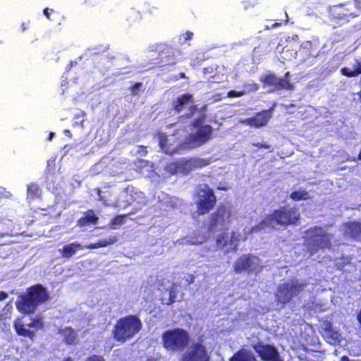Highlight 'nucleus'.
<instances>
[{
	"mask_svg": "<svg viewBox=\"0 0 361 361\" xmlns=\"http://www.w3.org/2000/svg\"><path fill=\"white\" fill-rule=\"evenodd\" d=\"M300 220V212L298 208L295 206L284 205L266 214L260 221L259 227L275 229V226H279L287 228L289 226H297Z\"/></svg>",
	"mask_w": 361,
	"mask_h": 361,
	"instance_id": "nucleus-1",
	"label": "nucleus"
},
{
	"mask_svg": "<svg viewBox=\"0 0 361 361\" xmlns=\"http://www.w3.org/2000/svg\"><path fill=\"white\" fill-rule=\"evenodd\" d=\"M49 299L47 289L37 283L28 287L25 293L20 295L16 302L18 311L23 314H34L39 305Z\"/></svg>",
	"mask_w": 361,
	"mask_h": 361,
	"instance_id": "nucleus-2",
	"label": "nucleus"
},
{
	"mask_svg": "<svg viewBox=\"0 0 361 361\" xmlns=\"http://www.w3.org/2000/svg\"><path fill=\"white\" fill-rule=\"evenodd\" d=\"M333 237V234L322 226H314L307 228L303 235V244L306 252L312 256L319 250L331 249Z\"/></svg>",
	"mask_w": 361,
	"mask_h": 361,
	"instance_id": "nucleus-3",
	"label": "nucleus"
},
{
	"mask_svg": "<svg viewBox=\"0 0 361 361\" xmlns=\"http://www.w3.org/2000/svg\"><path fill=\"white\" fill-rule=\"evenodd\" d=\"M142 328V323L139 316L128 314L116 321L112 329L111 335L116 341L124 343L135 337Z\"/></svg>",
	"mask_w": 361,
	"mask_h": 361,
	"instance_id": "nucleus-4",
	"label": "nucleus"
},
{
	"mask_svg": "<svg viewBox=\"0 0 361 361\" xmlns=\"http://www.w3.org/2000/svg\"><path fill=\"white\" fill-rule=\"evenodd\" d=\"M306 281L292 278L288 281L279 284L275 292V300L278 304L285 305L299 296L307 287Z\"/></svg>",
	"mask_w": 361,
	"mask_h": 361,
	"instance_id": "nucleus-5",
	"label": "nucleus"
},
{
	"mask_svg": "<svg viewBox=\"0 0 361 361\" xmlns=\"http://www.w3.org/2000/svg\"><path fill=\"white\" fill-rule=\"evenodd\" d=\"M163 347L171 352L184 350L189 345L190 337L189 333L182 328L169 329L161 335Z\"/></svg>",
	"mask_w": 361,
	"mask_h": 361,
	"instance_id": "nucleus-6",
	"label": "nucleus"
},
{
	"mask_svg": "<svg viewBox=\"0 0 361 361\" xmlns=\"http://www.w3.org/2000/svg\"><path fill=\"white\" fill-rule=\"evenodd\" d=\"M196 213L198 216L209 214L216 205L217 197L214 190L208 185L196 190L195 193Z\"/></svg>",
	"mask_w": 361,
	"mask_h": 361,
	"instance_id": "nucleus-7",
	"label": "nucleus"
},
{
	"mask_svg": "<svg viewBox=\"0 0 361 361\" xmlns=\"http://www.w3.org/2000/svg\"><path fill=\"white\" fill-rule=\"evenodd\" d=\"M231 207L224 203H220L208 216L207 231L215 232L228 225L231 221Z\"/></svg>",
	"mask_w": 361,
	"mask_h": 361,
	"instance_id": "nucleus-8",
	"label": "nucleus"
},
{
	"mask_svg": "<svg viewBox=\"0 0 361 361\" xmlns=\"http://www.w3.org/2000/svg\"><path fill=\"white\" fill-rule=\"evenodd\" d=\"M261 259L256 255L245 254L240 256L233 264V271L236 274L247 273L257 275L263 269Z\"/></svg>",
	"mask_w": 361,
	"mask_h": 361,
	"instance_id": "nucleus-9",
	"label": "nucleus"
},
{
	"mask_svg": "<svg viewBox=\"0 0 361 361\" xmlns=\"http://www.w3.org/2000/svg\"><path fill=\"white\" fill-rule=\"evenodd\" d=\"M260 82L264 86L272 87V91L293 90L294 84L290 79V72L285 73L283 77H277L273 73H268L260 78Z\"/></svg>",
	"mask_w": 361,
	"mask_h": 361,
	"instance_id": "nucleus-10",
	"label": "nucleus"
},
{
	"mask_svg": "<svg viewBox=\"0 0 361 361\" xmlns=\"http://www.w3.org/2000/svg\"><path fill=\"white\" fill-rule=\"evenodd\" d=\"M27 326L30 328L34 329V330L26 329L25 324L20 318L16 319L13 322L14 329L18 336L27 337L30 340H33L36 336L35 331L44 329V319L39 316L35 317L31 319Z\"/></svg>",
	"mask_w": 361,
	"mask_h": 361,
	"instance_id": "nucleus-11",
	"label": "nucleus"
},
{
	"mask_svg": "<svg viewBox=\"0 0 361 361\" xmlns=\"http://www.w3.org/2000/svg\"><path fill=\"white\" fill-rule=\"evenodd\" d=\"M209 359L206 347L197 342L192 343L190 348L182 355L180 361H209Z\"/></svg>",
	"mask_w": 361,
	"mask_h": 361,
	"instance_id": "nucleus-12",
	"label": "nucleus"
},
{
	"mask_svg": "<svg viewBox=\"0 0 361 361\" xmlns=\"http://www.w3.org/2000/svg\"><path fill=\"white\" fill-rule=\"evenodd\" d=\"M238 235L235 232L232 231L230 237L226 233H221L216 237V245L224 250L225 254L235 252L238 250Z\"/></svg>",
	"mask_w": 361,
	"mask_h": 361,
	"instance_id": "nucleus-13",
	"label": "nucleus"
},
{
	"mask_svg": "<svg viewBox=\"0 0 361 361\" xmlns=\"http://www.w3.org/2000/svg\"><path fill=\"white\" fill-rule=\"evenodd\" d=\"M252 348L263 361H276L279 357L276 348L273 345L259 341L254 344Z\"/></svg>",
	"mask_w": 361,
	"mask_h": 361,
	"instance_id": "nucleus-14",
	"label": "nucleus"
},
{
	"mask_svg": "<svg viewBox=\"0 0 361 361\" xmlns=\"http://www.w3.org/2000/svg\"><path fill=\"white\" fill-rule=\"evenodd\" d=\"M273 108L262 110L256 113L252 117L245 118L241 121L244 125L249 126L255 128H259L267 125L269 121L272 116Z\"/></svg>",
	"mask_w": 361,
	"mask_h": 361,
	"instance_id": "nucleus-15",
	"label": "nucleus"
},
{
	"mask_svg": "<svg viewBox=\"0 0 361 361\" xmlns=\"http://www.w3.org/2000/svg\"><path fill=\"white\" fill-rule=\"evenodd\" d=\"M331 15L333 19L343 20L345 22H348L350 18H353L357 16V14L350 12L349 9L345 8L343 4L334 6Z\"/></svg>",
	"mask_w": 361,
	"mask_h": 361,
	"instance_id": "nucleus-16",
	"label": "nucleus"
},
{
	"mask_svg": "<svg viewBox=\"0 0 361 361\" xmlns=\"http://www.w3.org/2000/svg\"><path fill=\"white\" fill-rule=\"evenodd\" d=\"M157 138L159 140V145L161 149L166 154H173L178 153V151L182 149L180 147V144L178 145H173L169 142L168 136L166 133L159 132L157 133Z\"/></svg>",
	"mask_w": 361,
	"mask_h": 361,
	"instance_id": "nucleus-17",
	"label": "nucleus"
},
{
	"mask_svg": "<svg viewBox=\"0 0 361 361\" xmlns=\"http://www.w3.org/2000/svg\"><path fill=\"white\" fill-rule=\"evenodd\" d=\"M346 234L356 241H361V221H353L345 225Z\"/></svg>",
	"mask_w": 361,
	"mask_h": 361,
	"instance_id": "nucleus-18",
	"label": "nucleus"
},
{
	"mask_svg": "<svg viewBox=\"0 0 361 361\" xmlns=\"http://www.w3.org/2000/svg\"><path fill=\"white\" fill-rule=\"evenodd\" d=\"M204 145L194 133L187 135L180 143V147L184 149H190L199 147Z\"/></svg>",
	"mask_w": 361,
	"mask_h": 361,
	"instance_id": "nucleus-19",
	"label": "nucleus"
},
{
	"mask_svg": "<svg viewBox=\"0 0 361 361\" xmlns=\"http://www.w3.org/2000/svg\"><path fill=\"white\" fill-rule=\"evenodd\" d=\"M84 246L80 243L73 242L65 245L61 250H59L62 257L69 259L73 257L78 251L83 250Z\"/></svg>",
	"mask_w": 361,
	"mask_h": 361,
	"instance_id": "nucleus-20",
	"label": "nucleus"
},
{
	"mask_svg": "<svg viewBox=\"0 0 361 361\" xmlns=\"http://www.w3.org/2000/svg\"><path fill=\"white\" fill-rule=\"evenodd\" d=\"M14 222L8 219H0V238L13 236L17 232L14 231Z\"/></svg>",
	"mask_w": 361,
	"mask_h": 361,
	"instance_id": "nucleus-21",
	"label": "nucleus"
},
{
	"mask_svg": "<svg viewBox=\"0 0 361 361\" xmlns=\"http://www.w3.org/2000/svg\"><path fill=\"white\" fill-rule=\"evenodd\" d=\"M99 218L95 214L93 209L87 210L84 214L78 219L77 225L80 227H84L90 224H96Z\"/></svg>",
	"mask_w": 361,
	"mask_h": 361,
	"instance_id": "nucleus-22",
	"label": "nucleus"
},
{
	"mask_svg": "<svg viewBox=\"0 0 361 361\" xmlns=\"http://www.w3.org/2000/svg\"><path fill=\"white\" fill-rule=\"evenodd\" d=\"M212 126L209 124H204L201 125L194 133L204 144L212 138Z\"/></svg>",
	"mask_w": 361,
	"mask_h": 361,
	"instance_id": "nucleus-23",
	"label": "nucleus"
},
{
	"mask_svg": "<svg viewBox=\"0 0 361 361\" xmlns=\"http://www.w3.org/2000/svg\"><path fill=\"white\" fill-rule=\"evenodd\" d=\"M159 56L162 63L159 66H173L176 63L174 51L171 47H166L159 53Z\"/></svg>",
	"mask_w": 361,
	"mask_h": 361,
	"instance_id": "nucleus-24",
	"label": "nucleus"
},
{
	"mask_svg": "<svg viewBox=\"0 0 361 361\" xmlns=\"http://www.w3.org/2000/svg\"><path fill=\"white\" fill-rule=\"evenodd\" d=\"M192 101V94L188 93L183 94L173 102V108L176 112H180L183 110L184 106Z\"/></svg>",
	"mask_w": 361,
	"mask_h": 361,
	"instance_id": "nucleus-25",
	"label": "nucleus"
},
{
	"mask_svg": "<svg viewBox=\"0 0 361 361\" xmlns=\"http://www.w3.org/2000/svg\"><path fill=\"white\" fill-rule=\"evenodd\" d=\"M210 159L200 157H191L185 161V164L191 169L203 168L210 164Z\"/></svg>",
	"mask_w": 361,
	"mask_h": 361,
	"instance_id": "nucleus-26",
	"label": "nucleus"
},
{
	"mask_svg": "<svg viewBox=\"0 0 361 361\" xmlns=\"http://www.w3.org/2000/svg\"><path fill=\"white\" fill-rule=\"evenodd\" d=\"M42 190L39 185L36 183H30L27 186V200H33L40 198Z\"/></svg>",
	"mask_w": 361,
	"mask_h": 361,
	"instance_id": "nucleus-27",
	"label": "nucleus"
},
{
	"mask_svg": "<svg viewBox=\"0 0 361 361\" xmlns=\"http://www.w3.org/2000/svg\"><path fill=\"white\" fill-rule=\"evenodd\" d=\"M117 241V238L115 235L111 236L108 238L99 240L97 242L90 243L84 246V249H97L99 247H104L114 244Z\"/></svg>",
	"mask_w": 361,
	"mask_h": 361,
	"instance_id": "nucleus-28",
	"label": "nucleus"
},
{
	"mask_svg": "<svg viewBox=\"0 0 361 361\" xmlns=\"http://www.w3.org/2000/svg\"><path fill=\"white\" fill-rule=\"evenodd\" d=\"M59 334L63 336V341L66 344L71 345L75 343L76 339V333L72 327H65L59 331Z\"/></svg>",
	"mask_w": 361,
	"mask_h": 361,
	"instance_id": "nucleus-29",
	"label": "nucleus"
},
{
	"mask_svg": "<svg viewBox=\"0 0 361 361\" xmlns=\"http://www.w3.org/2000/svg\"><path fill=\"white\" fill-rule=\"evenodd\" d=\"M229 361H255V357L246 350H239L231 358Z\"/></svg>",
	"mask_w": 361,
	"mask_h": 361,
	"instance_id": "nucleus-30",
	"label": "nucleus"
},
{
	"mask_svg": "<svg viewBox=\"0 0 361 361\" xmlns=\"http://www.w3.org/2000/svg\"><path fill=\"white\" fill-rule=\"evenodd\" d=\"M289 197L295 202L307 200L310 199V192L303 188H300L299 190L291 192Z\"/></svg>",
	"mask_w": 361,
	"mask_h": 361,
	"instance_id": "nucleus-31",
	"label": "nucleus"
},
{
	"mask_svg": "<svg viewBox=\"0 0 361 361\" xmlns=\"http://www.w3.org/2000/svg\"><path fill=\"white\" fill-rule=\"evenodd\" d=\"M166 290L169 292V298H165L162 297L161 298V302L163 305L169 306L171 305L176 302L177 298V291L173 288H167Z\"/></svg>",
	"mask_w": 361,
	"mask_h": 361,
	"instance_id": "nucleus-32",
	"label": "nucleus"
},
{
	"mask_svg": "<svg viewBox=\"0 0 361 361\" xmlns=\"http://www.w3.org/2000/svg\"><path fill=\"white\" fill-rule=\"evenodd\" d=\"M85 116H86V114L83 111L76 114L73 118L74 122L73 123V126L74 128L80 127L81 128H84V121H85L84 118Z\"/></svg>",
	"mask_w": 361,
	"mask_h": 361,
	"instance_id": "nucleus-33",
	"label": "nucleus"
},
{
	"mask_svg": "<svg viewBox=\"0 0 361 361\" xmlns=\"http://www.w3.org/2000/svg\"><path fill=\"white\" fill-rule=\"evenodd\" d=\"M135 171L142 173L143 170L149 166V161L147 160L138 159L134 161Z\"/></svg>",
	"mask_w": 361,
	"mask_h": 361,
	"instance_id": "nucleus-34",
	"label": "nucleus"
},
{
	"mask_svg": "<svg viewBox=\"0 0 361 361\" xmlns=\"http://www.w3.org/2000/svg\"><path fill=\"white\" fill-rule=\"evenodd\" d=\"M180 168V164L178 161L169 163L166 166V170L171 174L176 173Z\"/></svg>",
	"mask_w": 361,
	"mask_h": 361,
	"instance_id": "nucleus-35",
	"label": "nucleus"
},
{
	"mask_svg": "<svg viewBox=\"0 0 361 361\" xmlns=\"http://www.w3.org/2000/svg\"><path fill=\"white\" fill-rule=\"evenodd\" d=\"M245 94V91L244 90L236 91L231 90L228 92L227 95L229 97H240L241 96H243Z\"/></svg>",
	"mask_w": 361,
	"mask_h": 361,
	"instance_id": "nucleus-36",
	"label": "nucleus"
},
{
	"mask_svg": "<svg viewBox=\"0 0 361 361\" xmlns=\"http://www.w3.org/2000/svg\"><path fill=\"white\" fill-rule=\"evenodd\" d=\"M85 361H106L102 355L93 354L88 356Z\"/></svg>",
	"mask_w": 361,
	"mask_h": 361,
	"instance_id": "nucleus-37",
	"label": "nucleus"
},
{
	"mask_svg": "<svg viewBox=\"0 0 361 361\" xmlns=\"http://www.w3.org/2000/svg\"><path fill=\"white\" fill-rule=\"evenodd\" d=\"M142 86V83L140 82H135L131 87H130V91L133 95H137L138 94V90Z\"/></svg>",
	"mask_w": 361,
	"mask_h": 361,
	"instance_id": "nucleus-38",
	"label": "nucleus"
},
{
	"mask_svg": "<svg viewBox=\"0 0 361 361\" xmlns=\"http://www.w3.org/2000/svg\"><path fill=\"white\" fill-rule=\"evenodd\" d=\"M126 217V215H118L113 218L111 222L113 224H121L124 219Z\"/></svg>",
	"mask_w": 361,
	"mask_h": 361,
	"instance_id": "nucleus-39",
	"label": "nucleus"
},
{
	"mask_svg": "<svg viewBox=\"0 0 361 361\" xmlns=\"http://www.w3.org/2000/svg\"><path fill=\"white\" fill-rule=\"evenodd\" d=\"M43 13L46 16V17L49 19V20H51V15L52 13H55L56 11L52 9V8H45L44 10H43Z\"/></svg>",
	"mask_w": 361,
	"mask_h": 361,
	"instance_id": "nucleus-40",
	"label": "nucleus"
},
{
	"mask_svg": "<svg viewBox=\"0 0 361 361\" xmlns=\"http://www.w3.org/2000/svg\"><path fill=\"white\" fill-rule=\"evenodd\" d=\"M253 146H255L258 148H263V149H269L270 145L267 143L263 142H256L252 144Z\"/></svg>",
	"mask_w": 361,
	"mask_h": 361,
	"instance_id": "nucleus-41",
	"label": "nucleus"
},
{
	"mask_svg": "<svg viewBox=\"0 0 361 361\" xmlns=\"http://www.w3.org/2000/svg\"><path fill=\"white\" fill-rule=\"evenodd\" d=\"M192 36H193V33L190 31H186L185 33L183 34V37L184 39V41L191 39Z\"/></svg>",
	"mask_w": 361,
	"mask_h": 361,
	"instance_id": "nucleus-42",
	"label": "nucleus"
},
{
	"mask_svg": "<svg viewBox=\"0 0 361 361\" xmlns=\"http://www.w3.org/2000/svg\"><path fill=\"white\" fill-rule=\"evenodd\" d=\"M286 19L284 20V22H283V21L275 22L274 24L271 25V27H276L281 26L283 24V23H284V24H286L288 23V15L286 13Z\"/></svg>",
	"mask_w": 361,
	"mask_h": 361,
	"instance_id": "nucleus-43",
	"label": "nucleus"
},
{
	"mask_svg": "<svg viewBox=\"0 0 361 361\" xmlns=\"http://www.w3.org/2000/svg\"><path fill=\"white\" fill-rule=\"evenodd\" d=\"M194 281H195V276L192 274H189L188 277L186 279L187 283L189 285V284L194 283Z\"/></svg>",
	"mask_w": 361,
	"mask_h": 361,
	"instance_id": "nucleus-44",
	"label": "nucleus"
},
{
	"mask_svg": "<svg viewBox=\"0 0 361 361\" xmlns=\"http://www.w3.org/2000/svg\"><path fill=\"white\" fill-rule=\"evenodd\" d=\"M8 298V293L4 291H0V301L4 300Z\"/></svg>",
	"mask_w": 361,
	"mask_h": 361,
	"instance_id": "nucleus-45",
	"label": "nucleus"
},
{
	"mask_svg": "<svg viewBox=\"0 0 361 361\" xmlns=\"http://www.w3.org/2000/svg\"><path fill=\"white\" fill-rule=\"evenodd\" d=\"M139 148L141 149V150L139 152H141L142 155L147 154V151L146 149V147H145L143 145H139Z\"/></svg>",
	"mask_w": 361,
	"mask_h": 361,
	"instance_id": "nucleus-46",
	"label": "nucleus"
},
{
	"mask_svg": "<svg viewBox=\"0 0 361 361\" xmlns=\"http://www.w3.org/2000/svg\"><path fill=\"white\" fill-rule=\"evenodd\" d=\"M185 78H186L185 73L182 72V73H180L178 75H176L175 77V79L179 80V79Z\"/></svg>",
	"mask_w": 361,
	"mask_h": 361,
	"instance_id": "nucleus-47",
	"label": "nucleus"
},
{
	"mask_svg": "<svg viewBox=\"0 0 361 361\" xmlns=\"http://www.w3.org/2000/svg\"><path fill=\"white\" fill-rule=\"evenodd\" d=\"M357 8H361V0H354Z\"/></svg>",
	"mask_w": 361,
	"mask_h": 361,
	"instance_id": "nucleus-48",
	"label": "nucleus"
},
{
	"mask_svg": "<svg viewBox=\"0 0 361 361\" xmlns=\"http://www.w3.org/2000/svg\"><path fill=\"white\" fill-rule=\"evenodd\" d=\"M64 133L66 136L71 137V133L69 130H68V129L64 130Z\"/></svg>",
	"mask_w": 361,
	"mask_h": 361,
	"instance_id": "nucleus-49",
	"label": "nucleus"
},
{
	"mask_svg": "<svg viewBox=\"0 0 361 361\" xmlns=\"http://www.w3.org/2000/svg\"><path fill=\"white\" fill-rule=\"evenodd\" d=\"M62 361H74L73 358H71V357H65L62 360Z\"/></svg>",
	"mask_w": 361,
	"mask_h": 361,
	"instance_id": "nucleus-50",
	"label": "nucleus"
},
{
	"mask_svg": "<svg viewBox=\"0 0 361 361\" xmlns=\"http://www.w3.org/2000/svg\"><path fill=\"white\" fill-rule=\"evenodd\" d=\"M54 135H55V133H54L51 132V133H49V135L48 140H51L52 139V137L54 136Z\"/></svg>",
	"mask_w": 361,
	"mask_h": 361,
	"instance_id": "nucleus-51",
	"label": "nucleus"
},
{
	"mask_svg": "<svg viewBox=\"0 0 361 361\" xmlns=\"http://www.w3.org/2000/svg\"><path fill=\"white\" fill-rule=\"evenodd\" d=\"M357 160H361V148L357 157Z\"/></svg>",
	"mask_w": 361,
	"mask_h": 361,
	"instance_id": "nucleus-52",
	"label": "nucleus"
},
{
	"mask_svg": "<svg viewBox=\"0 0 361 361\" xmlns=\"http://www.w3.org/2000/svg\"><path fill=\"white\" fill-rule=\"evenodd\" d=\"M22 27H23V30H24L25 29L24 24L22 25Z\"/></svg>",
	"mask_w": 361,
	"mask_h": 361,
	"instance_id": "nucleus-53",
	"label": "nucleus"
},
{
	"mask_svg": "<svg viewBox=\"0 0 361 361\" xmlns=\"http://www.w3.org/2000/svg\"><path fill=\"white\" fill-rule=\"evenodd\" d=\"M352 361H361V360H352Z\"/></svg>",
	"mask_w": 361,
	"mask_h": 361,
	"instance_id": "nucleus-54",
	"label": "nucleus"
},
{
	"mask_svg": "<svg viewBox=\"0 0 361 361\" xmlns=\"http://www.w3.org/2000/svg\"><path fill=\"white\" fill-rule=\"evenodd\" d=\"M1 42H2L0 40V44H1Z\"/></svg>",
	"mask_w": 361,
	"mask_h": 361,
	"instance_id": "nucleus-55",
	"label": "nucleus"
}]
</instances>
